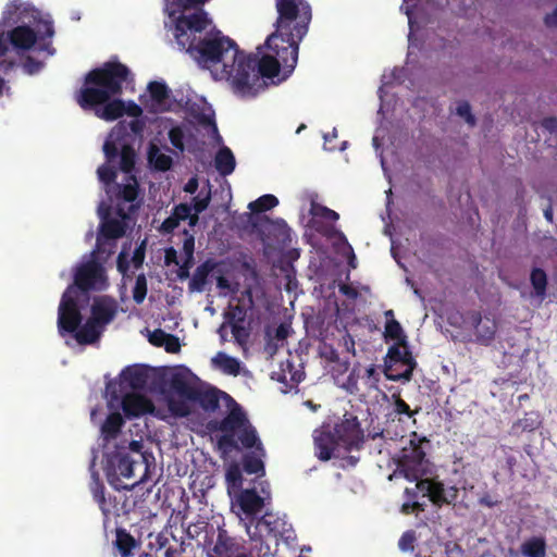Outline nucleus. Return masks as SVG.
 <instances>
[{
  "label": "nucleus",
  "mask_w": 557,
  "mask_h": 557,
  "mask_svg": "<svg viewBox=\"0 0 557 557\" xmlns=\"http://www.w3.org/2000/svg\"><path fill=\"white\" fill-rule=\"evenodd\" d=\"M479 504L487 508L497 507L502 502L494 498L490 493L485 492L479 497Z\"/></svg>",
  "instance_id": "nucleus-63"
},
{
  "label": "nucleus",
  "mask_w": 557,
  "mask_h": 557,
  "mask_svg": "<svg viewBox=\"0 0 557 557\" xmlns=\"http://www.w3.org/2000/svg\"><path fill=\"white\" fill-rule=\"evenodd\" d=\"M190 401L199 404L206 411H215L220 406L219 394L214 388L202 389L197 386Z\"/></svg>",
  "instance_id": "nucleus-22"
},
{
  "label": "nucleus",
  "mask_w": 557,
  "mask_h": 557,
  "mask_svg": "<svg viewBox=\"0 0 557 557\" xmlns=\"http://www.w3.org/2000/svg\"><path fill=\"white\" fill-rule=\"evenodd\" d=\"M146 123L140 117H134L128 123L120 122L110 133V137H115L116 140H122L128 131L135 136H140L145 129Z\"/></svg>",
  "instance_id": "nucleus-26"
},
{
  "label": "nucleus",
  "mask_w": 557,
  "mask_h": 557,
  "mask_svg": "<svg viewBox=\"0 0 557 557\" xmlns=\"http://www.w3.org/2000/svg\"><path fill=\"white\" fill-rule=\"evenodd\" d=\"M540 416L536 412H528L512 426L515 431L532 432L541 426Z\"/></svg>",
  "instance_id": "nucleus-37"
},
{
  "label": "nucleus",
  "mask_w": 557,
  "mask_h": 557,
  "mask_svg": "<svg viewBox=\"0 0 557 557\" xmlns=\"http://www.w3.org/2000/svg\"><path fill=\"white\" fill-rule=\"evenodd\" d=\"M116 141L117 140L115 139V137H110V136L104 141L103 152H104V156H106L108 162L114 161L119 154V148H117Z\"/></svg>",
  "instance_id": "nucleus-51"
},
{
  "label": "nucleus",
  "mask_w": 557,
  "mask_h": 557,
  "mask_svg": "<svg viewBox=\"0 0 557 557\" xmlns=\"http://www.w3.org/2000/svg\"><path fill=\"white\" fill-rule=\"evenodd\" d=\"M20 9V5L16 3V1H10L5 10L3 11L2 18L0 21V28H4L7 25L11 23H16L17 21L13 18V15L17 12Z\"/></svg>",
  "instance_id": "nucleus-50"
},
{
  "label": "nucleus",
  "mask_w": 557,
  "mask_h": 557,
  "mask_svg": "<svg viewBox=\"0 0 557 557\" xmlns=\"http://www.w3.org/2000/svg\"><path fill=\"white\" fill-rule=\"evenodd\" d=\"M315 456L322 461L338 458L344 453L360 449L364 442L363 430L358 418L345 413L344 418L335 423L323 424L313 433Z\"/></svg>",
  "instance_id": "nucleus-4"
},
{
  "label": "nucleus",
  "mask_w": 557,
  "mask_h": 557,
  "mask_svg": "<svg viewBox=\"0 0 557 557\" xmlns=\"http://www.w3.org/2000/svg\"><path fill=\"white\" fill-rule=\"evenodd\" d=\"M214 166L222 176H227L234 172L236 161L228 147L224 146L218 150L214 158Z\"/></svg>",
  "instance_id": "nucleus-25"
},
{
  "label": "nucleus",
  "mask_w": 557,
  "mask_h": 557,
  "mask_svg": "<svg viewBox=\"0 0 557 557\" xmlns=\"http://www.w3.org/2000/svg\"><path fill=\"white\" fill-rule=\"evenodd\" d=\"M225 480L228 488H240L243 485L242 470L238 465H231L225 473Z\"/></svg>",
  "instance_id": "nucleus-44"
},
{
  "label": "nucleus",
  "mask_w": 557,
  "mask_h": 557,
  "mask_svg": "<svg viewBox=\"0 0 557 557\" xmlns=\"http://www.w3.org/2000/svg\"><path fill=\"white\" fill-rule=\"evenodd\" d=\"M416 487L418 490V493H422L423 496H429L432 485L434 483L433 479H421V476L416 480Z\"/></svg>",
  "instance_id": "nucleus-60"
},
{
  "label": "nucleus",
  "mask_w": 557,
  "mask_h": 557,
  "mask_svg": "<svg viewBox=\"0 0 557 557\" xmlns=\"http://www.w3.org/2000/svg\"><path fill=\"white\" fill-rule=\"evenodd\" d=\"M230 326L235 342L240 346L246 345L250 336L249 329L244 323H233Z\"/></svg>",
  "instance_id": "nucleus-46"
},
{
  "label": "nucleus",
  "mask_w": 557,
  "mask_h": 557,
  "mask_svg": "<svg viewBox=\"0 0 557 557\" xmlns=\"http://www.w3.org/2000/svg\"><path fill=\"white\" fill-rule=\"evenodd\" d=\"M521 553L527 557H546V542L542 536H533L521 545Z\"/></svg>",
  "instance_id": "nucleus-30"
},
{
  "label": "nucleus",
  "mask_w": 557,
  "mask_h": 557,
  "mask_svg": "<svg viewBox=\"0 0 557 557\" xmlns=\"http://www.w3.org/2000/svg\"><path fill=\"white\" fill-rule=\"evenodd\" d=\"M530 281L534 288L535 295L544 297L547 288V275L546 272L541 268H534L531 271Z\"/></svg>",
  "instance_id": "nucleus-38"
},
{
  "label": "nucleus",
  "mask_w": 557,
  "mask_h": 557,
  "mask_svg": "<svg viewBox=\"0 0 557 557\" xmlns=\"http://www.w3.org/2000/svg\"><path fill=\"white\" fill-rule=\"evenodd\" d=\"M247 318V308L242 305L230 306L224 312V319L228 324L245 323Z\"/></svg>",
  "instance_id": "nucleus-41"
},
{
  "label": "nucleus",
  "mask_w": 557,
  "mask_h": 557,
  "mask_svg": "<svg viewBox=\"0 0 557 557\" xmlns=\"http://www.w3.org/2000/svg\"><path fill=\"white\" fill-rule=\"evenodd\" d=\"M385 317L387 319L384 330L385 339L396 341L395 343H405L407 341V336L405 335L400 323L395 319L394 311H385Z\"/></svg>",
  "instance_id": "nucleus-29"
},
{
  "label": "nucleus",
  "mask_w": 557,
  "mask_h": 557,
  "mask_svg": "<svg viewBox=\"0 0 557 557\" xmlns=\"http://www.w3.org/2000/svg\"><path fill=\"white\" fill-rule=\"evenodd\" d=\"M185 133L182 126H173L169 131V139L174 148L183 152L185 150L184 145Z\"/></svg>",
  "instance_id": "nucleus-47"
},
{
  "label": "nucleus",
  "mask_w": 557,
  "mask_h": 557,
  "mask_svg": "<svg viewBox=\"0 0 557 557\" xmlns=\"http://www.w3.org/2000/svg\"><path fill=\"white\" fill-rule=\"evenodd\" d=\"M147 160L149 165L159 172H166L172 168L173 159L165 154L160 152L159 147L150 143L147 150Z\"/></svg>",
  "instance_id": "nucleus-23"
},
{
  "label": "nucleus",
  "mask_w": 557,
  "mask_h": 557,
  "mask_svg": "<svg viewBox=\"0 0 557 557\" xmlns=\"http://www.w3.org/2000/svg\"><path fill=\"white\" fill-rule=\"evenodd\" d=\"M193 263H194V258H191V259H188L187 257L185 258L184 262L180 265V269L177 271L178 280L184 281L190 276L189 269L191 268Z\"/></svg>",
  "instance_id": "nucleus-62"
},
{
  "label": "nucleus",
  "mask_w": 557,
  "mask_h": 557,
  "mask_svg": "<svg viewBox=\"0 0 557 557\" xmlns=\"http://www.w3.org/2000/svg\"><path fill=\"white\" fill-rule=\"evenodd\" d=\"M225 262L223 260H215L208 258L201 262L194 271L193 276L188 283L189 293H202L209 282V276L215 278L216 287L222 292L236 293L238 284L233 285L225 276L226 271L223 270Z\"/></svg>",
  "instance_id": "nucleus-7"
},
{
  "label": "nucleus",
  "mask_w": 557,
  "mask_h": 557,
  "mask_svg": "<svg viewBox=\"0 0 557 557\" xmlns=\"http://www.w3.org/2000/svg\"><path fill=\"white\" fill-rule=\"evenodd\" d=\"M184 234L183 251L188 259H191L195 251V237L187 230L184 231Z\"/></svg>",
  "instance_id": "nucleus-58"
},
{
  "label": "nucleus",
  "mask_w": 557,
  "mask_h": 557,
  "mask_svg": "<svg viewBox=\"0 0 557 557\" xmlns=\"http://www.w3.org/2000/svg\"><path fill=\"white\" fill-rule=\"evenodd\" d=\"M103 108L97 109L96 114L102 120L114 121L125 114V102L121 99L108 100Z\"/></svg>",
  "instance_id": "nucleus-28"
},
{
  "label": "nucleus",
  "mask_w": 557,
  "mask_h": 557,
  "mask_svg": "<svg viewBox=\"0 0 557 557\" xmlns=\"http://www.w3.org/2000/svg\"><path fill=\"white\" fill-rule=\"evenodd\" d=\"M134 82L131 70L119 61H108L85 75L84 87L76 95L82 109H94L123 91V85Z\"/></svg>",
  "instance_id": "nucleus-3"
},
{
  "label": "nucleus",
  "mask_w": 557,
  "mask_h": 557,
  "mask_svg": "<svg viewBox=\"0 0 557 557\" xmlns=\"http://www.w3.org/2000/svg\"><path fill=\"white\" fill-rule=\"evenodd\" d=\"M123 425V419L120 413H110L101 425V433L104 440L115 438Z\"/></svg>",
  "instance_id": "nucleus-31"
},
{
  "label": "nucleus",
  "mask_w": 557,
  "mask_h": 557,
  "mask_svg": "<svg viewBox=\"0 0 557 557\" xmlns=\"http://www.w3.org/2000/svg\"><path fill=\"white\" fill-rule=\"evenodd\" d=\"M119 400L127 418H137L154 411L152 400L140 394L123 392Z\"/></svg>",
  "instance_id": "nucleus-14"
},
{
  "label": "nucleus",
  "mask_w": 557,
  "mask_h": 557,
  "mask_svg": "<svg viewBox=\"0 0 557 557\" xmlns=\"http://www.w3.org/2000/svg\"><path fill=\"white\" fill-rule=\"evenodd\" d=\"M191 206L188 203H178L174 206L172 213L180 222L187 220L191 212Z\"/></svg>",
  "instance_id": "nucleus-56"
},
{
  "label": "nucleus",
  "mask_w": 557,
  "mask_h": 557,
  "mask_svg": "<svg viewBox=\"0 0 557 557\" xmlns=\"http://www.w3.org/2000/svg\"><path fill=\"white\" fill-rule=\"evenodd\" d=\"M115 546L122 557H129L133 548L136 546V541L126 530L117 529Z\"/></svg>",
  "instance_id": "nucleus-34"
},
{
  "label": "nucleus",
  "mask_w": 557,
  "mask_h": 557,
  "mask_svg": "<svg viewBox=\"0 0 557 557\" xmlns=\"http://www.w3.org/2000/svg\"><path fill=\"white\" fill-rule=\"evenodd\" d=\"M208 429L211 432L222 433L216 437V446L223 455L242 448L252 449L243 456V469L247 474L264 475L265 468L262 459L265 457V449L256 428L238 405L232 408L222 420L210 421Z\"/></svg>",
  "instance_id": "nucleus-2"
},
{
  "label": "nucleus",
  "mask_w": 557,
  "mask_h": 557,
  "mask_svg": "<svg viewBox=\"0 0 557 557\" xmlns=\"http://www.w3.org/2000/svg\"><path fill=\"white\" fill-rule=\"evenodd\" d=\"M83 315L77 304V292L69 286L61 297L58 309V330L61 335L73 334L81 326Z\"/></svg>",
  "instance_id": "nucleus-8"
},
{
  "label": "nucleus",
  "mask_w": 557,
  "mask_h": 557,
  "mask_svg": "<svg viewBox=\"0 0 557 557\" xmlns=\"http://www.w3.org/2000/svg\"><path fill=\"white\" fill-rule=\"evenodd\" d=\"M188 373L189 371L173 373L170 379V386L178 396L190 400L198 385L189 379Z\"/></svg>",
  "instance_id": "nucleus-18"
},
{
  "label": "nucleus",
  "mask_w": 557,
  "mask_h": 557,
  "mask_svg": "<svg viewBox=\"0 0 557 557\" xmlns=\"http://www.w3.org/2000/svg\"><path fill=\"white\" fill-rule=\"evenodd\" d=\"M187 399H175V398H169L168 400V408L171 411V413L175 417L184 418L189 416L190 413V407L186 401Z\"/></svg>",
  "instance_id": "nucleus-43"
},
{
  "label": "nucleus",
  "mask_w": 557,
  "mask_h": 557,
  "mask_svg": "<svg viewBox=\"0 0 557 557\" xmlns=\"http://www.w3.org/2000/svg\"><path fill=\"white\" fill-rule=\"evenodd\" d=\"M103 330L104 327H102L100 324L88 318L85 324H81V326H78L77 331L74 333L73 336L78 344L90 345L96 343L100 338Z\"/></svg>",
  "instance_id": "nucleus-20"
},
{
  "label": "nucleus",
  "mask_w": 557,
  "mask_h": 557,
  "mask_svg": "<svg viewBox=\"0 0 557 557\" xmlns=\"http://www.w3.org/2000/svg\"><path fill=\"white\" fill-rule=\"evenodd\" d=\"M90 319L104 327L116 314V304L112 299L97 298L91 305Z\"/></svg>",
  "instance_id": "nucleus-16"
},
{
  "label": "nucleus",
  "mask_w": 557,
  "mask_h": 557,
  "mask_svg": "<svg viewBox=\"0 0 557 557\" xmlns=\"http://www.w3.org/2000/svg\"><path fill=\"white\" fill-rule=\"evenodd\" d=\"M417 361L410 351L407 341L394 343L384 357L383 373L393 382H410Z\"/></svg>",
  "instance_id": "nucleus-6"
},
{
  "label": "nucleus",
  "mask_w": 557,
  "mask_h": 557,
  "mask_svg": "<svg viewBox=\"0 0 557 557\" xmlns=\"http://www.w3.org/2000/svg\"><path fill=\"white\" fill-rule=\"evenodd\" d=\"M428 498L437 507L451 505L455 504L458 498V488L456 486L445 487L443 482L434 480Z\"/></svg>",
  "instance_id": "nucleus-17"
},
{
  "label": "nucleus",
  "mask_w": 557,
  "mask_h": 557,
  "mask_svg": "<svg viewBox=\"0 0 557 557\" xmlns=\"http://www.w3.org/2000/svg\"><path fill=\"white\" fill-rule=\"evenodd\" d=\"M310 214L312 216H320L332 222H335L339 219V214L336 211L314 201L311 202Z\"/></svg>",
  "instance_id": "nucleus-42"
},
{
  "label": "nucleus",
  "mask_w": 557,
  "mask_h": 557,
  "mask_svg": "<svg viewBox=\"0 0 557 557\" xmlns=\"http://www.w3.org/2000/svg\"><path fill=\"white\" fill-rule=\"evenodd\" d=\"M430 441L412 432L406 446L401 448L397 460V471L408 481L418 480L426 471V449Z\"/></svg>",
  "instance_id": "nucleus-5"
},
{
  "label": "nucleus",
  "mask_w": 557,
  "mask_h": 557,
  "mask_svg": "<svg viewBox=\"0 0 557 557\" xmlns=\"http://www.w3.org/2000/svg\"><path fill=\"white\" fill-rule=\"evenodd\" d=\"M135 465L136 461L129 457L124 448H116L114 451L107 454L103 469L109 484L116 490H120V487L126 488L127 485H120L121 478H133Z\"/></svg>",
  "instance_id": "nucleus-10"
},
{
  "label": "nucleus",
  "mask_w": 557,
  "mask_h": 557,
  "mask_svg": "<svg viewBox=\"0 0 557 557\" xmlns=\"http://www.w3.org/2000/svg\"><path fill=\"white\" fill-rule=\"evenodd\" d=\"M277 205H278V199L274 195L267 194V195L259 197L257 200L251 201L248 205V208L253 213H261V212L273 209Z\"/></svg>",
  "instance_id": "nucleus-39"
},
{
  "label": "nucleus",
  "mask_w": 557,
  "mask_h": 557,
  "mask_svg": "<svg viewBox=\"0 0 557 557\" xmlns=\"http://www.w3.org/2000/svg\"><path fill=\"white\" fill-rule=\"evenodd\" d=\"M391 401L393 406V411L389 416L395 414L398 417L399 421H403V416L407 418H413L416 413H418V409L411 410L410 406L401 398L400 393H394L391 395Z\"/></svg>",
  "instance_id": "nucleus-33"
},
{
  "label": "nucleus",
  "mask_w": 557,
  "mask_h": 557,
  "mask_svg": "<svg viewBox=\"0 0 557 557\" xmlns=\"http://www.w3.org/2000/svg\"><path fill=\"white\" fill-rule=\"evenodd\" d=\"M100 225L96 240V250L98 252H112L115 244H111L123 237L126 233V223L111 216V208H99Z\"/></svg>",
  "instance_id": "nucleus-9"
},
{
  "label": "nucleus",
  "mask_w": 557,
  "mask_h": 557,
  "mask_svg": "<svg viewBox=\"0 0 557 557\" xmlns=\"http://www.w3.org/2000/svg\"><path fill=\"white\" fill-rule=\"evenodd\" d=\"M258 525L265 527L269 534L273 535L275 539H280L285 543L289 544L296 540V533L293 530L292 525L288 524L284 519L275 517L271 513H265L262 516Z\"/></svg>",
  "instance_id": "nucleus-15"
},
{
  "label": "nucleus",
  "mask_w": 557,
  "mask_h": 557,
  "mask_svg": "<svg viewBox=\"0 0 557 557\" xmlns=\"http://www.w3.org/2000/svg\"><path fill=\"white\" fill-rule=\"evenodd\" d=\"M151 100L154 102L157 109L165 111L169 107H165V102L169 100L171 90L164 82H150L147 87Z\"/></svg>",
  "instance_id": "nucleus-27"
},
{
  "label": "nucleus",
  "mask_w": 557,
  "mask_h": 557,
  "mask_svg": "<svg viewBox=\"0 0 557 557\" xmlns=\"http://www.w3.org/2000/svg\"><path fill=\"white\" fill-rule=\"evenodd\" d=\"M457 114L466 120V122L473 126L475 124V117L471 113V107L467 101H462L457 107Z\"/></svg>",
  "instance_id": "nucleus-55"
},
{
  "label": "nucleus",
  "mask_w": 557,
  "mask_h": 557,
  "mask_svg": "<svg viewBox=\"0 0 557 557\" xmlns=\"http://www.w3.org/2000/svg\"><path fill=\"white\" fill-rule=\"evenodd\" d=\"M277 17L275 32L268 36L265 46L271 57L278 64V73L287 78L298 61L299 44L309 30L312 20L311 5L306 0H275Z\"/></svg>",
  "instance_id": "nucleus-1"
},
{
  "label": "nucleus",
  "mask_w": 557,
  "mask_h": 557,
  "mask_svg": "<svg viewBox=\"0 0 557 557\" xmlns=\"http://www.w3.org/2000/svg\"><path fill=\"white\" fill-rule=\"evenodd\" d=\"M128 180L132 182H128L123 185H120V184L117 185L119 191H117L116 197L126 202H133L138 197L139 185H138V182H137L135 175H129Z\"/></svg>",
  "instance_id": "nucleus-35"
},
{
  "label": "nucleus",
  "mask_w": 557,
  "mask_h": 557,
  "mask_svg": "<svg viewBox=\"0 0 557 557\" xmlns=\"http://www.w3.org/2000/svg\"><path fill=\"white\" fill-rule=\"evenodd\" d=\"M97 174L99 177V181L102 182L106 185H110L114 183L116 178V170L114 166L109 164H102L98 168Z\"/></svg>",
  "instance_id": "nucleus-48"
},
{
  "label": "nucleus",
  "mask_w": 557,
  "mask_h": 557,
  "mask_svg": "<svg viewBox=\"0 0 557 557\" xmlns=\"http://www.w3.org/2000/svg\"><path fill=\"white\" fill-rule=\"evenodd\" d=\"M44 34L39 35L32 27L26 25H18L8 32L9 42L17 50H29L35 44L45 38H51L54 34L53 25L51 22H44Z\"/></svg>",
  "instance_id": "nucleus-13"
},
{
  "label": "nucleus",
  "mask_w": 557,
  "mask_h": 557,
  "mask_svg": "<svg viewBox=\"0 0 557 557\" xmlns=\"http://www.w3.org/2000/svg\"><path fill=\"white\" fill-rule=\"evenodd\" d=\"M94 482L91 484V493L94 499L99 505L102 513L107 517L110 513V509L106 507V496H104V486L99 481L98 475L96 473L92 474Z\"/></svg>",
  "instance_id": "nucleus-40"
},
{
  "label": "nucleus",
  "mask_w": 557,
  "mask_h": 557,
  "mask_svg": "<svg viewBox=\"0 0 557 557\" xmlns=\"http://www.w3.org/2000/svg\"><path fill=\"white\" fill-rule=\"evenodd\" d=\"M210 200H211L210 191H208V194L203 198H200L199 196H197L193 199L194 205L191 208L195 210L196 213H201L202 211H205L208 208Z\"/></svg>",
  "instance_id": "nucleus-59"
},
{
  "label": "nucleus",
  "mask_w": 557,
  "mask_h": 557,
  "mask_svg": "<svg viewBox=\"0 0 557 557\" xmlns=\"http://www.w3.org/2000/svg\"><path fill=\"white\" fill-rule=\"evenodd\" d=\"M471 319L475 327L478 339L483 344L492 342L497 330L496 322L488 318L483 319L479 311L473 312Z\"/></svg>",
  "instance_id": "nucleus-19"
},
{
  "label": "nucleus",
  "mask_w": 557,
  "mask_h": 557,
  "mask_svg": "<svg viewBox=\"0 0 557 557\" xmlns=\"http://www.w3.org/2000/svg\"><path fill=\"white\" fill-rule=\"evenodd\" d=\"M211 363L214 368L220 369L227 375L237 376L240 372V361L223 351H219L212 359Z\"/></svg>",
  "instance_id": "nucleus-24"
},
{
  "label": "nucleus",
  "mask_w": 557,
  "mask_h": 557,
  "mask_svg": "<svg viewBox=\"0 0 557 557\" xmlns=\"http://www.w3.org/2000/svg\"><path fill=\"white\" fill-rule=\"evenodd\" d=\"M147 278L144 273L137 275L135 286L133 288V299L137 305H140L147 296Z\"/></svg>",
  "instance_id": "nucleus-45"
},
{
  "label": "nucleus",
  "mask_w": 557,
  "mask_h": 557,
  "mask_svg": "<svg viewBox=\"0 0 557 557\" xmlns=\"http://www.w3.org/2000/svg\"><path fill=\"white\" fill-rule=\"evenodd\" d=\"M104 268L97 261H88L76 269L74 285L76 292L103 290L107 287Z\"/></svg>",
  "instance_id": "nucleus-12"
},
{
  "label": "nucleus",
  "mask_w": 557,
  "mask_h": 557,
  "mask_svg": "<svg viewBox=\"0 0 557 557\" xmlns=\"http://www.w3.org/2000/svg\"><path fill=\"white\" fill-rule=\"evenodd\" d=\"M366 380L370 389H379L380 373L376 371L374 364H370L366 369Z\"/></svg>",
  "instance_id": "nucleus-53"
},
{
  "label": "nucleus",
  "mask_w": 557,
  "mask_h": 557,
  "mask_svg": "<svg viewBox=\"0 0 557 557\" xmlns=\"http://www.w3.org/2000/svg\"><path fill=\"white\" fill-rule=\"evenodd\" d=\"M178 224L180 221L173 214H171L162 222L161 231L164 234L173 233V231L178 226Z\"/></svg>",
  "instance_id": "nucleus-61"
},
{
  "label": "nucleus",
  "mask_w": 557,
  "mask_h": 557,
  "mask_svg": "<svg viewBox=\"0 0 557 557\" xmlns=\"http://www.w3.org/2000/svg\"><path fill=\"white\" fill-rule=\"evenodd\" d=\"M148 370L144 366H128L122 370L120 374V382L111 381L107 384V394L112 400H119L121 394L125 392V388L132 391H141L148 384Z\"/></svg>",
  "instance_id": "nucleus-11"
},
{
  "label": "nucleus",
  "mask_w": 557,
  "mask_h": 557,
  "mask_svg": "<svg viewBox=\"0 0 557 557\" xmlns=\"http://www.w3.org/2000/svg\"><path fill=\"white\" fill-rule=\"evenodd\" d=\"M168 336H170V333H166L162 329H156L149 334V343L156 347H162Z\"/></svg>",
  "instance_id": "nucleus-54"
},
{
  "label": "nucleus",
  "mask_w": 557,
  "mask_h": 557,
  "mask_svg": "<svg viewBox=\"0 0 557 557\" xmlns=\"http://www.w3.org/2000/svg\"><path fill=\"white\" fill-rule=\"evenodd\" d=\"M163 346L165 350L171 354L177 352L181 349L178 338L173 334H170V336H168V339L165 344H163Z\"/></svg>",
  "instance_id": "nucleus-64"
},
{
  "label": "nucleus",
  "mask_w": 557,
  "mask_h": 557,
  "mask_svg": "<svg viewBox=\"0 0 557 557\" xmlns=\"http://www.w3.org/2000/svg\"><path fill=\"white\" fill-rule=\"evenodd\" d=\"M425 510V505L418 500H407L401 505L400 511L404 515H411L413 512H421Z\"/></svg>",
  "instance_id": "nucleus-57"
},
{
  "label": "nucleus",
  "mask_w": 557,
  "mask_h": 557,
  "mask_svg": "<svg viewBox=\"0 0 557 557\" xmlns=\"http://www.w3.org/2000/svg\"><path fill=\"white\" fill-rule=\"evenodd\" d=\"M237 503L247 516L258 513L264 505L263 498L256 492V490L252 488L242 491L237 498Z\"/></svg>",
  "instance_id": "nucleus-21"
},
{
  "label": "nucleus",
  "mask_w": 557,
  "mask_h": 557,
  "mask_svg": "<svg viewBox=\"0 0 557 557\" xmlns=\"http://www.w3.org/2000/svg\"><path fill=\"white\" fill-rule=\"evenodd\" d=\"M417 540L416 532L409 530L403 533L398 541V547L401 552H413L414 542Z\"/></svg>",
  "instance_id": "nucleus-49"
},
{
  "label": "nucleus",
  "mask_w": 557,
  "mask_h": 557,
  "mask_svg": "<svg viewBox=\"0 0 557 557\" xmlns=\"http://www.w3.org/2000/svg\"><path fill=\"white\" fill-rule=\"evenodd\" d=\"M44 67V62L36 60L35 58L27 55L23 61V70L29 75L38 73Z\"/></svg>",
  "instance_id": "nucleus-52"
},
{
  "label": "nucleus",
  "mask_w": 557,
  "mask_h": 557,
  "mask_svg": "<svg viewBox=\"0 0 557 557\" xmlns=\"http://www.w3.org/2000/svg\"><path fill=\"white\" fill-rule=\"evenodd\" d=\"M236 547L235 539L228 535L227 531L224 529H219L216 542L213 547V552L222 557L224 555H228L230 553H233Z\"/></svg>",
  "instance_id": "nucleus-32"
},
{
  "label": "nucleus",
  "mask_w": 557,
  "mask_h": 557,
  "mask_svg": "<svg viewBox=\"0 0 557 557\" xmlns=\"http://www.w3.org/2000/svg\"><path fill=\"white\" fill-rule=\"evenodd\" d=\"M120 170L125 174L133 175L132 172L135 168L136 152L131 145H123L120 154Z\"/></svg>",
  "instance_id": "nucleus-36"
}]
</instances>
